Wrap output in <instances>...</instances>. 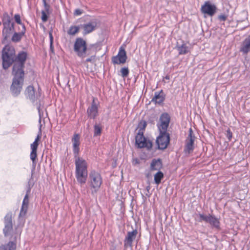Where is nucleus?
Here are the masks:
<instances>
[{"label": "nucleus", "mask_w": 250, "mask_h": 250, "mask_svg": "<svg viewBox=\"0 0 250 250\" xmlns=\"http://www.w3.org/2000/svg\"><path fill=\"white\" fill-rule=\"evenodd\" d=\"M73 151L74 156H78L80 145V137L78 134H75L72 138Z\"/></svg>", "instance_id": "aec40b11"}, {"label": "nucleus", "mask_w": 250, "mask_h": 250, "mask_svg": "<svg viewBox=\"0 0 250 250\" xmlns=\"http://www.w3.org/2000/svg\"><path fill=\"white\" fill-rule=\"evenodd\" d=\"M28 194L27 192L25 195L22 201V206L19 215V219L21 222H23L24 221V217L26 214L28 209Z\"/></svg>", "instance_id": "6ab92c4d"}, {"label": "nucleus", "mask_w": 250, "mask_h": 250, "mask_svg": "<svg viewBox=\"0 0 250 250\" xmlns=\"http://www.w3.org/2000/svg\"><path fill=\"white\" fill-rule=\"evenodd\" d=\"M137 233L138 232L136 229L127 232V236L125 240V246H131L132 242L135 239Z\"/></svg>", "instance_id": "4be33fe9"}, {"label": "nucleus", "mask_w": 250, "mask_h": 250, "mask_svg": "<svg viewBox=\"0 0 250 250\" xmlns=\"http://www.w3.org/2000/svg\"><path fill=\"white\" fill-rule=\"evenodd\" d=\"M12 73L14 76V78L10 87V90L12 94L14 96H17L20 93L22 88L24 73L14 72L12 71Z\"/></svg>", "instance_id": "20e7f679"}, {"label": "nucleus", "mask_w": 250, "mask_h": 250, "mask_svg": "<svg viewBox=\"0 0 250 250\" xmlns=\"http://www.w3.org/2000/svg\"><path fill=\"white\" fill-rule=\"evenodd\" d=\"M2 22L3 26L2 36L4 39L6 40L14 31V24L13 22H11V17L7 12L3 13Z\"/></svg>", "instance_id": "423d86ee"}, {"label": "nucleus", "mask_w": 250, "mask_h": 250, "mask_svg": "<svg viewBox=\"0 0 250 250\" xmlns=\"http://www.w3.org/2000/svg\"><path fill=\"white\" fill-rule=\"evenodd\" d=\"M74 50L79 57L84 58L87 56V51L85 41L81 38H77L74 45Z\"/></svg>", "instance_id": "0eeeda50"}, {"label": "nucleus", "mask_w": 250, "mask_h": 250, "mask_svg": "<svg viewBox=\"0 0 250 250\" xmlns=\"http://www.w3.org/2000/svg\"><path fill=\"white\" fill-rule=\"evenodd\" d=\"M121 73L122 77H126L129 73L128 69L127 68L124 67L122 68L121 70Z\"/></svg>", "instance_id": "f704fd0d"}, {"label": "nucleus", "mask_w": 250, "mask_h": 250, "mask_svg": "<svg viewBox=\"0 0 250 250\" xmlns=\"http://www.w3.org/2000/svg\"><path fill=\"white\" fill-rule=\"evenodd\" d=\"M165 78H166V79H167V80H168V79H169V77H168V76H167L165 77Z\"/></svg>", "instance_id": "79ce46f5"}, {"label": "nucleus", "mask_w": 250, "mask_h": 250, "mask_svg": "<svg viewBox=\"0 0 250 250\" xmlns=\"http://www.w3.org/2000/svg\"><path fill=\"white\" fill-rule=\"evenodd\" d=\"M74 157L76 179L81 185H84L86 182L87 177V163L85 159L79 156Z\"/></svg>", "instance_id": "f257e3e1"}, {"label": "nucleus", "mask_w": 250, "mask_h": 250, "mask_svg": "<svg viewBox=\"0 0 250 250\" xmlns=\"http://www.w3.org/2000/svg\"><path fill=\"white\" fill-rule=\"evenodd\" d=\"M199 217V222L204 221L207 223H208L213 228H215L217 229H219L220 228L219 220L214 216L210 214L206 215L203 214H200Z\"/></svg>", "instance_id": "ddd939ff"}, {"label": "nucleus", "mask_w": 250, "mask_h": 250, "mask_svg": "<svg viewBox=\"0 0 250 250\" xmlns=\"http://www.w3.org/2000/svg\"><path fill=\"white\" fill-rule=\"evenodd\" d=\"M240 52L244 54H248L250 51V35H249L242 42L240 48Z\"/></svg>", "instance_id": "412c9836"}, {"label": "nucleus", "mask_w": 250, "mask_h": 250, "mask_svg": "<svg viewBox=\"0 0 250 250\" xmlns=\"http://www.w3.org/2000/svg\"><path fill=\"white\" fill-rule=\"evenodd\" d=\"M80 27L77 26H71L67 31V34L69 35L74 36L77 33Z\"/></svg>", "instance_id": "c756f323"}, {"label": "nucleus", "mask_w": 250, "mask_h": 250, "mask_svg": "<svg viewBox=\"0 0 250 250\" xmlns=\"http://www.w3.org/2000/svg\"><path fill=\"white\" fill-rule=\"evenodd\" d=\"M4 228L3 229L5 236L10 235L13 231L12 214L11 213H7L4 220Z\"/></svg>", "instance_id": "2eb2a0df"}, {"label": "nucleus", "mask_w": 250, "mask_h": 250, "mask_svg": "<svg viewBox=\"0 0 250 250\" xmlns=\"http://www.w3.org/2000/svg\"><path fill=\"white\" fill-rule=\"evenodd\" d=\"M165 97V94L163 91L161 90L160 92H155L154 96L151 101L155 104H161L164 101Z\"/></svg>", "instance_id": "5701e85b"}, {"label": "nucleus", "mask_w": 250, "mask_h": 250, "mask_svg": "<svg viewBox=\"0 0 250 250\" xmlns=\"http://www.w3.org/2000/svg\"><path fill=\"white\" fill-rule=\"evenodd\" d=\"M195 136L193 135L191 128L189 129L188 135L186 140V145L184 151L186 153H190L194 149L193 144Z\"/></svg>", "instance_id": "f3484780"}, {"label": "nucleus", "mask_w": 250, "mask_h": 250, "mask_svg": "<svg viewBox=\"0 0 250 250\" xmlns=\"http://www.w3.org/2000/svg\"><path fill=\"white\" fill-rule=\"evenodd\" d=\"M170 120V116L167 113H164L161 114L157 124L159 132H167Z\"/></svg>", "instance_id": "9d476101"}, {"label": "nucleus", "mask_w": 250, "mask_h": 250, "mask_svg": "<svg viewBox=\"0 0 250 250\" xmlns=\"http://www.w3.org/2000/svg\"><path fill=\"white\" fill-rule=\"evenodd\" d=\"M147 124L145 121H141L138 124V132H141L144 133V131L146 126Z\"/></svg>", "instance_id": "7c9ffc66"}, {"label": "nucleus", "mask_w": 250, "mask_h": 250, "mask_svg": "<svg viewBox=\"0 0 250 250\" xmlns=\"http://www.w3.org/2000/svg\"><path fill=\"white\" fill-rule=\"evenodd\" d=\"M170 140L169 134L167 132H159V135L156 139L158 148L160 149H164L167 146Z\"/></svg>", "instance_id": "9b49d317"}, {"label": "nucleus", "mask_w": 250, "mask_h": 250, "mask_svg": "<svg viewBox=\"0 0 250 250\" xmlns=\"http://www.w3.org/2000/svg\"><path fill=\"white\" fill-rule=\"evenodd\" d=\"M217 7L209 1H206L201 6V11L205 15L212 17L216 12Z\"/></svg>", "instance_id": "dca6fc26"}, {"label": "nucleus", "mask_w": 250, "mask_h": 250, "mask_svg": "<svg viewBox=\"0 0 250 250\" xmlns=\"http://www.w3.org/2000/svg\"><path fill=\"white\" fill-rule=\"evenodd\" d=\"M228 17V15L225 14H221L218 16V19L220 21H225L227 20V18Z\"/></svg>", "instance_id": "e433bc0d"}, {"label": "nucleus", "mask_w": 250, "mask_h": 250, "mask_svg": "<svg viewBox=\"0 0 250 250\" xmlns=\"http://www.w3.org/2000/svg\"><path fill=\"white\" fill-rule=\"evenodd\" d=\"M49 37L50 40V48L52 50V44H53V37L51 33L49 34Z\"/></svg>", "instance_id": "ea45409f"}, {"label": "nucleus", "mask_w": 250, "mask_h": 250, "mask_svg": "<svg viewBox=\"0 0 250 250\" xmlns=\"http://www.w3.org/2000/svg\"><path fill=\"white\" fill-rule=\"evenodd\" d=\"M38 112L39 115V132L38 134L33 142L30 145V148H31V152L30 154V158L32 162V166L34 167H36V160L37 156V148L39 146V142L41 139V135H42V127L44 125L45 123L44 119L42 120V117L43 116V113L41 112L40 107H38Z\"/></svg>", "instance_id": "f03ea898"}, {"label": "nucleus", "mask_w": 250, "mask_h": 250, "mask_svg": "<svg viewBox=\"0 0 250 250\" xmlns=\"http://www.w3.org/2000/svg\"><path fill=\"white\" fill-rule=\"evenodd\" d=\"M177 49L180 55L186 54L188 52V47L185 44L177 47Z\"/></svg>", "instance_id": "cd10ccee"}, {"label": "nucleus", "mask_w": 250, "mask_h": 250, "mask_svg": "<svg viewBox=\"0 0 250 250\" xmlns=\"http://www.w3.org/2000/svg\"><path fill=\"white\" fill-rule=\"evenodd\" d=\"M102 127L99 125H95L94 126V136L100 135L101 133Z\"/></svg>", "instance_id": "2f4dec72"}, {"label": "nucleus", "mask_w": 250, "mask_h": 250, "mask_svg": "<svg viewBox=\"0 0 250 250\" xmlns=\"http://www.w3.org/2000/svg\"><path fill=\"white\" fill-rule=\"evenodd\" d=\"M14 19L16 21V22L19 24H20L21 25V27H22V25H24L21 22V16L19 14H15L14 16Z\"/></svg>", "instance_id": "473e14b6"}, {"label": "nucleus", "mask_w": 250, "mask_h": 250, "mask_svg": "<svg viewBox=\"0 0 250 250\" xmlns=\"http://www.w3.org/2000/svg\"><path fill=\"white\" fill-rule=\"evenodd\" d=\"M49 13H47L45 11H42V20L43 22H46L47 21L48 19V16L47 15L49 14Z\"/></svg>", "instance_id": "72a5a7b5"}, {"label": "nucleus", "mask_w": 250, "mask_h": 250, "mask_svg": "<svg viewBox=\"0 0 250 250\" xmlns=\"http://www.w3.org/2000/svg\"><path fill=\"white\" fill-rule=\"evenodd\" d=\"M44 8V10L47 13H49L50 5L47 3L46 0H42Z\"/></svg>", "instance_id": "c9c22d12"}, {"label": "nucleus", "mask_w": 250, "mask_h": 250, "mask_svg": "<svg viewBox=\"0 0 250 250\" xmlns=\"http://www.w3.org/2000/svg\"><path fill=\"white\" fill-rule=\"evenodd\" d=\"M136 144L139 148H146L148 150L150 149L152 146V142L146 138L144 133L141 132H138L135 138Z\"/></svg>", "instance_id": "1a4fd4ad"}, {"label": "nucleus", "mask_w": 250, "mask_h": 250, "mask_svg": "<svg viewBox=\"0 0 250 250\" xmlns=\"http://www.w3.org/2000/svg\"><path fill=\"white\" fill-rule=\"evenodd\" d=\"M26 58L27 53L26 52L24 51L20 52L17 57H15L12 71L14 72L24 73L23 68Z\"/></svg>", "instance_id": "6e6552de"}, {"label": "nucleus", "mask_w": 250, "mask_h": 250, "mask_svg": "<svg viewBox=\"0 0 250 250\" xmlns=\"http://www.w3.org/2000/svg\"><path fill=\"white\" fill-rule=\"evenodd\" d=\"M227 137L229 140H230L232 137V133L229 130L227 131Z\"/></svg>", "instance_id": "a19ab883"}, {"label": "nucleus", "mask_w": 250, "mask_h": 250, "mask_svg": "<svg viewBox=\"0 0 250 250\" xmlns=\"http://www.w3.org/2000/svg\"><path fill=\"white\" fill-rule=\"evenodd\" d=\"M98 20L93 19L87 23L81 24L80 28L83 30V34L87 35L94 31L98 26Z\"/></svg>", "instance_id": "4468645a"}, {"label": "nucleus", "mask_w": 250, "mask_h": 250, "mask_svg": "<svg viewBox=\"0 0 250 250\" xmlns=\"http://www.w3.org/2000/svg\"><path fill=\"white\" fill-rule=\"evenodd\" d=\"M88 117L94 119L98 115V107L96 104L93 101L87 110Z\"/></svg>", "instance_id": "b1692460"}, {"label": "nucleus", "mask_w": 250, "mask_h": 250, "mask_svg": "<svg viewBox=\"0 0 250 250\" xmlns=\"http://www.w3.org/2000/svg\"><path fill=\"white\" fill-rule=\"evenodd\" d=\"M88 183L91 194H95L99 190L103 183L101 174L95 170H91L89 174Z\"/></svg>", "instance_id": "7ed1b4c3"}, {"label": "nucleus", "mask_w": 250, "mask_h": 250, "mask_svg": "<svg viewBox=\"0 0 250 250\" xmlns=\"http://www.w3.org/2000/svg\"><path fill=\"white\" fill-rule=\"evenodd\" d=\"M16 248V244L13 242H10L7 245L1 246L0 250H15Z\"/></svg>", "instance_id": "bb28decb"}, {"label": "nucleus", "mask_w": 250, "mask_h": 250, "mask_svg": "<svg viewBox=\"0 0 250 250\" xmlns=\"http://www.w3.org/2000/svg\"><path fill=\"white\" fill-rule=\"evenodd\" d=\"M162 167V164L160 159H153L150 164V170H159Z\"/></svg>", "instance_id": "393cba45"}, {"label": "nucleus", "mask_w": 250, "mask_h": 250, "mask_svg": "<svg viewBox=\"0 0 250 250\" xmlns=\"http://www.w3.org/2000/svg\"><path fill=\"white\" fill-rule=\"evenodd\" d=\"M95 59V56H91L90 58H87L85 60V62H92Z\"/></svg>", "instance_id": "58836bf2"}, {"label": "nucleus", "mask_w": 250, "mask_h": 250, "mask_svg": "<svg viewBox=\"0 0 250 250\" xmlns=\"http://www.w3.org/2000/svg\"><path fill=\"white\" fill-rule=\"evenodd\" d=\"M25 94L26 97L31 101L34 102L41 97V89L39 86L36 89L32 85H29L26 88Z\"/></svg>", "instance_id": "f8f14e48"}, {"label": "nucleus", "mask_w": 250, "mask_h": 250, "mask_svg": "<svg viewBox=\"0 0 250 250\" xmlns=\"http://www.w3.org/2000/svg\"><path fill=\"white\" fill-rule=\"evenodd\" d=\"M83 13V11L81 9H77L75 10L74 12V14L75 15V16H80L81 15H82Z\"/></svg>", "instance_id": "4c0bfd02"}, {"label": "nucleus", "mask_w": 250, "mask_h": 250, "mask_svg": "<svg viewBox=\"0 0 250 250\" xmlns=\"http://www.w3.org/2000/svg\"><path fill=\"white\" fill-rule=\"evenodd\" d=\"M1 22L0 21V25H1Z\"/></svg>", "instance_id": "37998d69"}, {"label": "nucleus", "mask_w": 250, "mask_h": 250, "mask_svg": "<svg viewBox=\"0 0 250 250\" xmlns=\"http://www.w3.org/2000/svg\"><path fill=\"white\" fill-rule=\"evenodd\" d=\"M15 51L13 47L6 45L2 51V66L7 69L14 62Z\"/></svg>", "instance_id": "39448f33"}, {"label": "nucleus", "mask_w": 250, "mask_h": 250, "mask_svg": "<svg viewBox=\"0 0 250 250\" xmlns=\"http://www.w3.org/2000/svg\"><path fill=\"white\" fill-rule=\"evenodd\" d=\"M25 31H26V28H25V25H22V28L20 32L14 33V34H13L12 38V41L14 42H19L21 40L22 37L25 34Z\"/></svg>", "instance_id": "a878e982"}, {"label": "nucleus", "mask_w": 250, "mask_h": 250, "mask_svg": "<svg viewBox=\"0 0 250 250\" xmlns=\"http://www.w3.org/2000/svg\"><path fill=\"white\" fill-rule=\"evenodd\" d=\"M127 57L125 50L120 47L117 55L112 58V61L114 64H123L125 62Z\"/></svg>", "instance_id": "a211bd4d"}, {"label": "nucleus", "mask_w": 250, "mask_h": 250, "mask_svg": "<svg viewBox=\"0 0 250 250\" xmlns=\"http://www.w3.org/2000/svg\"><path fill=\"white\" fill-rule=\"evenodd\" d=\"M154 182L155 184L157 185H159L161 180L164 177V174L160 171H158L155 175H154Z\"/></svg>", "instance_id": "c85d7f7f"}]
</instances>
